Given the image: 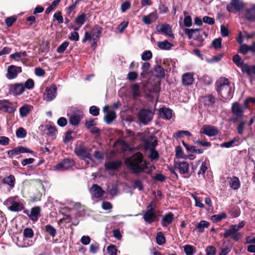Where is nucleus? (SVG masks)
<instances>
[{
    "mask_svg": "<svg viewBox=\"0 0 255 255\" xmlns=\"http://www.w3.org/2000/svg\"><path fill=\"white\" fill-rule=\"evenodd\" d=\"M201 132L209 136H213L218 133L217 129L213 126L204 125L201 129Z\"/></svg>",
    "mask_w": 255,
    "mask_h": 255,
    "instance_id": "14",
    "label": "nucleus"
},
{
    "mask_svg": "<svg viewBox=\"0 0 255 255\" xmlns=\"http://www.w3.org/2000/svg\"><path fill=\"white\" fill-rule=\"evenodd\" d=\"M194 247L191 245H185L184 251L186 255H193L194 254Z\"/></svg>",
    "mask_w": 255,
    "mask_h": 255,
    "instance_id": "52",
    "label": "nucleus"
},
{
    "mask_svg": "<svg viewBox=\"0 0 255 255\" xmlns=\"http://www.w3.org/2000/svg\"><path fill=\"white\" fill-rule=\"evenodd\" d=\"M17 109L16 103L8 100H0V111L9 114L14 113Z\"/></svg>",
    "mask_w": 255,
    "mask_h": 255,
    "instance_id": "5",
    "label": "nucleus"
},
{
    "mask_svg": "<svg viewBox=\"0 0 255 255\" xmlns=\"http://www.w3.org/2000/svg\"><path fill=\"white\" fill-rule=\"evenodd\" d=\"M182 81L183 85L189 86L192 85L194 81L193 74L191 73H187L183 75Z\"/></svg>",
    "mask_w": 255,
    "mask_h": 255,
    "instance_id": "22",
    "label": "nucleus"
},
{
    "mask_svg": "<svg viewBox=\"0 0 255 255\" xmlns=\"http://www.w3.org/2000/svg\"><path fill=\"white\" fill-rule=\"evenodd\" d=\"M83 114L81 112H75L72 114L69 118L70 124L73 126H77L83 118Z\"/></svg>",
    "mask_w": 255,
    "mask_h": 255,
    "instance_id": "16",
    "label": "nucleus"
},
{
    "mask_svg": "<svg viewBox=\"0 0 255 255\" xmlns=\"http://www.w3.org/2000/svg\"><path fill=\"white\" fill-rule=\"evenodd\" d=\"M242 72L246 73L249 76L252 77L255 75V65H244L242 67Z\"/></svg>",
    "mask_w": 255,
    "mask_h": 255,
    "instance_id": "31",
    "label": "nucleus"
},
{
    "mask_svg": "<svg viewBox=\"0 0 255 255\" xmlns=\"http://www.w3.org/2000/svg\"><path fill=\"white\" fill-rule=\"evenodd\" d=\"M152 57V54L150 50H146L144 51L142 55L141 59L143 61H147L150 59Z\"/></svg>",
    "mask_w": 255,
    "mask_h": 255,
    "instance_id": "54",
    "label": "nucleus"
},
{
    "mask_svg": "<svg viewBox=\"0 0 255 255\" xmlns=\"http://www.w3.org/2000/svg\"><path fill=\"white\" fill-rule=\"evenodd\" d=\"M132 183L133 189L137 188L139 191H142L143 190V185L141 181L139 179L134 180L131 181Z\"/></svg>",
    "mask_w": 255,
    "mask_h": 255,
    "instance_id": "44",
    "label": "nucleus"
},
{
    "mask_svg": "<svg viewBox=\"0 0 255 255\" xmlns=\"http://www.w3.org/2000/svg\"><path fill=\"white\" fill-rule=\"evenodd\" d=\"M157 29L159 32L167 35L172 38H174V35L172 33L171 28L170 25L168 24H164L160 26H157Z\"/></svg>",
    "mask_w": 255,
    "mask_h": 255,
    "instance_id": "17",
    "label": "nucleus"
},
{
    "mask_svg": "<svg viewBox=\"0 0 255 255\" xmlns=\"http://www.w3.org/2000/svg\"><path fill=\"white\" fill-rule=\"evenodd\" d=\"M218 94L225 100L232 97V86L227 78H220L216 83Z\"/></svg>",
    "mask_w": 255,
    "mask_h": 255,
    "instance_id": "2",
    "label": "nucleus"
},
{
    "mask_svg": "<svg viewBox=\"0 0 255 255\" xmlns=\"http://www.w3.org/2000/svg\"><path fill=\"white\" fill-rule=\"evenodd\" d=\"M121 162L119 161H109L105 163L106 168L109 170H115L121 165Z\"/></svg>",
    "mask_w": 255,
    "mask_h": 255,
    "instance_id": "34",
    "label": "nucleus"
},
{
    "mask_svg": "<svg viewBox=\"0 0 255 255\" xmlns=\"http://www.w3.org/2000/svg\"><path fill=\"white\" fill-rule=\"evenodd\" d=\"M236 225H232L231 228L229 229H227L225 230V232L224 234V237L225 238H227L229 237L232 238L233 234L236 233V231L235 230Z\"/></svg>",
    "mask_w": 255,
    "mask_h": 255,
    "instance_id": "41",
    "label": "nucleus"
},
{
    "mask_svg": "<svg viewBox=\"0 0 255 255\" xmlns=\"http://www.w3.org/2000/svg\"><path fill=\"white\" fill-rule=\"evenodd\" d=\"M75 154L83 160L86 164L92 165L93 160L90 154V150L83 144L77 145L74 149Z\"/></svg>",
    "mask_w": 255,
    "mask_h": 255,
    "instance_id": "3",
    "label": "nucleus"
},
{
    "mask_svg": "<svg viewBox=\"0 0 255 255\" xmlns=\"http://www.w3.org/2000/svg\"><path fill=\"white\" fill-rule=\"evenodd\" d=\"M107 251L109 255H117L118 250L114 245H111L107 248Z\"/></svg>",
    "mask_w": 255,
    "mask_h": 255,
    "instance_id": "50",
    "label": "nucleus"
},
{
    "mask_svg": "<svg viewBox=\"0 0 255 255\" xmlns=\"http://www.w3.org/2000/svg\"><path fill=\"white\" fill-rule=\"evenodd\" d=\"M173 220V214L172 212H169L163 217L161 221V224L163 227H166L167 225L171 224Z\"/></svg>",
    "mask_w": 255,
    "mask_h": 255,
    "instance_id": "25",
    "label": "nucleus"
},
{
    "mask_svg": "<svg viewBox=\"0 0 255 255\" xmlns=\"http://www.w3.org/2000/svg\"><path fill=\"white\" fill-rule=\"evenodd\" d=\"M244 109L245 107L237 102L233 104L232 112L235 117L232 118L231 121L233 123H236L239 120L241 119L243 116Z\"/></svg>",
    "mask_w": 255,
    "mask_h": 255,
    "instance_id": "6",
    "label": "nucleus"
},
{
    "mask_svg": "<svg viewBox=\"0 0 255 255\" xmlns=\"http://www.w3.org/2000/svg\"><path fill=\"white\" fill-rule=\"evenodd\" d=\"M99 249L100 245L97 243L92 244L90 246V252L93 254H96Z\"/></svg>",
    "mask_w": 255,
    "mask_h": 255,
    "instance_id": "58",
    "label": "nucleus"
},
{
    "mask_svg": "<svg viewBox=\"0 0 255 255\" xmlns=\"http://www.w3.org/2000/svg\"><path fill=\"white\" fill-rule=\"evenodd\" d=\"M102 27L98 25H95L92 29L91 33L88 32L85 33L84 38L82 40L83 43H85L87 40H93L96 43L98 39L100 37L102 32Z\"/></svg>",
    "mask_w": 255,
    "mask_h": 255,
    "instance_id": "4",
    "label": "nucleus"
},
{
    "mask_svg": "<svg viewBox=\"0 0 255 255\" xmlns=\"http://www.w3.org/2000/svg\"><path fill=\"white\" fill-rule=\"evenodd\" d=\"M158 18V15L156 11L151 12L147 15H145L142 18V21L146 24H150L155 21Z\"/></svg>",
    "mask_w": 255,
    "mask_h": 255,
    "instance_id": "21",
    "label": "nucleus"
},
{
    "mask_svg": "<svg viewBox=\"0 0 255 255\" xmlns=\"http://www.w3.org/2000/svg\"><path fill=\"white\" fill-rule=\"evenodd\" d=\"M34 85V81L31 79H28L25 83V87L27 89H32Z\"/></svg>",
    "mask_w": 255,
    "mask_h": 255,
    "instance_id": "64",
    "label": "nucleus"
},
{
    "mask_svg": "<svg viewBox=\"0 0 255 255\" xmlns=\"http://www.w3.org/2000/svg\"><path fill=\"white\" fill-rule=\"evenodd\" d=\"M157 45L162 50H169L173 46V44L167 40L158 42Z\"/></svg>",
    "mask_w": 255,
    "mask_h": 255,
    "instance_id": "37",
    "label": "nucleus"
},
{
    "mask_svg": "<svg viewBox=\"0 0 255 255\" xmlns=\"http://www.w3.org/2000/svg\"><path fill=\"white\" fill-rule=\"evenodd\" d=\"M244 4L241 0H231V2L227 5V9L230 12H236L241 11Z\"/></svg>",
    "mask_w": 255,
    "mask_h": 255,
    "instance_id": "7",
    "label": "nucleus"
},
{
    "mask_svg": "<svg viewBox=\"0 0 255 255\" xmlns=\"http://www.w3.org/2000/svg\"><path fill=\"white\" fill-rule=\"evenodd\" d=\"M32 107L28 104H24L19 108V114L21 117H26L32 110Z\"/></svg>",
    "mask_w": 255,
    "mask_h": 255,
    "instance_id": "30",
    "label": "nucleus"
},
{
    "mask_svg": "<svg viewBox=\"0 0 255 255\" xmlns=\"http://www.w3.org/2000/svg\"><path fill=\"white\" fill-rule=\"evenodd\" d=\"M245 16L249 21L255 20V4H252L250 7L245 9Z\"/></svg>",
    "mask_w": 255,
    "mask_h": 255,
    "instance_id": "18",
    "label": "nucleus"
},
{
    "mask_svg": "<svg viewBox=\"0 0 255 255\" xmlns=\"http://www.w3.org/2000/svg\"><path fill=\"white\" fill-rule=\"evenodd\" d=\"M157 144V139L154 135H150L145 141V145L148 148H154Z\"/></svg>",
    "mask_w": 255,
    "mask_h": 255,
    "instance_id": "27",
    "label": "nucleus"
},
{
    "mask_svg": "<svg viewBox=\"0 0 255 255\" xmlns=\"http://www.w3.org/2000/svg\"><path fill=\"white\" fill-rule=\"evenodd\" d=\"M107 190L112 196H114L118 194V187L117 185L112 184L108 186Z\"/></svg>",
    "mask_w": 255,
    "mask_h": 255,
    "instance_id": "45",
    "label": "nucleus"
},
{
    "mask_svg": "<svg viewBox=\"0 0 255 255\" xmlns=\"http://www.w3.org/2000/svg\"><path fill=\"white\" fill-rule=\"evenodd\" d=\"M85 14L84 13H82L79 16H77V17L75 19V22L77 24H79L80 26L83 25L85 21Z\"/></svg>",
    "mask_w": 255,
    "mask_h": 255,
    "instance_id": "56",
    "label": "nucleus"
},
{
    "mask_svg": "<svg viewBox=\"0 0 255 255\" xmlns=\"http://www.w3.org/2000/svg\"><path fill=\"white\" fill-rule=\"evenodd\" d=\"M15 176H5L0 181V185H7L10 188H13L15 185Z\"/></svg>",
    "mask_w": 255,
    "mask_h": 255,
    "instance_id": "26",
    "label": "nucleus"
},
{
    "mask_svg": "<svg viewBox=\"0 0 255 255\" xmlns=\"http://www.w3.org/2000/svg\"><path fill=\"white\" fill-rule=\"evenodd\" d=\"M229 213L233 218H237L240 215L241 211L239 207L236 206L230 210Z\"/></svg>",
    "mask_w": 255,
    "mask_h": 255,
    "instance_id": "47",
    "label": "nucleus"
},
{
    "mask_svg": "<svg viewBox=\"0 0 255 255\" xmlns=\"http://www.w3.org/2000/svg\"><path fill=\"white\" fill-rule=\"evenodd\" d=\"M128 24V21H123L117 27V30L119 33H123L125 29L127 27Z\"/></svg>",
    "mask_w": 255,
    "mask_h": 255,
    "instance_id": "57",
    "label": "nucleus"
},
{
    "mask_svg": "<svg viewBox=\"0 0 255 255\" xmlns=\"http://www.w3.org/2000/svg\"><path fill=\"white\" fill-rule=\"evenodd\" d=\"M100 109L95 106H92L90 108L89 112L90 113L94 116H97L99 115Z\"/></svg>",
    "mask_w": 255,
    "mask_h": 255,
    "instance_id": "60",
    "label": "nucleus"
},
{
    "mask_svg": "<svg viewBox=\"0 0 255 255\" xmlns=\"http://www.w3.org/2000/svg\"><path fill=\"white\" fill-rule=\"evenodd\" d=\"M143 218L145 222L149 224H151L157 220V217L155 214V211H146L143 214Z\"/></svg>",
    "mask_w": 255,
    "mask_h": 255,
    "instance_id": "19",
    "label": "nucleus"
},
{
    "mask_svg": "<svg viewBox=\"0 0 255 255\" xmlns=\"http://www.w3.org/2000/svg\"><path fill=\"white\" fill-rule=\"evenodd\" d=\"M233 60L234 62L238 66V67H240L241 69V70L242 71V67L244 65H246L247 64H245L243 63V61L242 59L241 58L240 56L238 54L235 55L233 58Z\"/></svg>",
    "mask_w": 255,
    "mask_h": 255,
    "instance_id": "42",
    "label": "nucleus"
},
{
    "mask_svg": "<svg viewBox=\"0 0 255 255\" xmlns=\"http://www.w3.org/2000/svg\"><path fill=\"white\" fill-rule=\"evenodd\" d=\"M23 236L25 238H31L34 236L33 231L31 228H26L23 230Z\"/></svg>",
    "mask_w": 255,
    "mask_h": 255,
    "instance_id": "53",
    "label": "nucleus"
},
{
    "mask_svg": "<svg viewBox=\"0 0 255 255\" xmlns=\"http://www.w3.org/2000/svg\"><path fill=\"white\" fill-rule=\"evenodd\" d=\"M41 209L40 207L36 206L31 209L29 218L33 221H37L40 216Z\"/></svg>",
    "mask_w": 255,
    "mask_h": 255,
    "instance_id": "24",
    "label": "nucleus"
},
{
    "mask_svg": "<svg viewBox=\"0 0 255 255\" xmlns=\"http://www.w3.org/2000/svg\"><path fill=\"white\" fill-rule=\"evenodd\" d=\"M25 55V52H23L22 53L20 52H16L14 54H11L10 57L11 59H15V60L18 61L22 56H24Z\"/></svg>",
    "mask_w": 255,
    "mask_h": 255,
    "instance_id": "61",
    "label": "nucleus"
},
{
    "mask_svg": "<svg viewBox=\"0 0 255 255\" xmlns=\"http://www.w3.org/2000/svg\"><path fill=\"white\" fill-rule=\"evenodd\" d=\"M132 94L134 98H136L140 95L139 86L137 84H134L131 87Z\"/></svg>",
    "mask_w": 255,
    "mask_h": 255,
    "instance_id": "49",
    "label": "nucleus"
},
{
    "mask_svg": "<svg viewBox=\"0 0 255 255\" xmlns=\"http://www.w3.org/2000/svg\"><path fill=\"white\" fill-rule=\"evenodd\" d=\"M56 94V86L54 85H51L45 89L43 96L44 100L47 102H50L55 98Z\"/></svg>",
    "mask_w": 255,
    "mask_h": 255,
    "instance_id": "8",
    "label": "nucleus"
},
{
    "mask_svg": "<svg viewBox=\"0 0 255 255\" xmlns=\"http://www.w3.org/2000/svg\"><path fill=\"white\" fill-rule=\"evenodd\" d=\"M153 113L150 110H141L138 113V116L139 121L144 124H147L151 121Z\"/></svg>",
    "mask_w": 255,
    "mask_h": 255,
    "instance_id": "9",
    "label": "nucleus"
},
{
    "mask_svg": "<svg viewBox=\"0 0 255 255\" xmlns=\"http://www.w3.org/2000/svg\"><path fill=\"white\" fill-rule=\"evenodd\" d=\"M61 0H55L53 1L52 3L48 7H47L45 10L46 13H49L52 10L55 6L58 4Z\"/></svg>",
    "mask_w": 255,
    "mask_h": 255,
    "instance_id": "62",
    "label": "nucleus"
},
{
    "mask_svg": "<svg viewBox=\"0 0 255 255\" xmlns=\"http://www.w3.org/2000/svg\"><path fill=\"white\" fill-rule=\"evenodd\" d=\"M184 31L189 39L196 40L199 39L200 36V29H185Z\"/></svg>",
    "mask_w": 255,
    "mask_h": 255,
    "instance_id": "20",
    "label": "nucleus"
},
{
    "mask_svg": "<svg viewBox=\"0 0 255 255\" xmlns=\"http://www.w3.org/2000/svg\"><path fill=\"white\" fill-rule=\"evenodd\" d=\"M206 255H215L216 249L214 246H209L206 248Z\"/></svg>",
    "mask_w": 255,
    "mask_h": 255,
    "instance_id": "63",
    "label": "nucleus"
},
{
    "mask_svg": "<svg viewBox=\"0 0 255 255\" xmlns=\"http://www.w3.org/2000/svg\"><path fill=\"white\" fill-rule=\"evenodd\" d=\"M90 192L93 198H100L102 197L105 191L100 186L94 184L90 189Z\"/></svg>",
    "mask_w": 255,
    "mask_h": 255,
    "instance_id": "13",
    "label": "nucleus"
},
{
    "mask_svg": "<svg viewBox=\"0 0 255 255\" xmlns=\"http://www.w3.org/2000/svg\"><path fill=\"white\" fill-rule=\"evenodd\" d=\"M210 226V223L205 220L201 221L196 226L199 233H203L205 228H208Z\"/></svg>",
    "mask_w": 255,
    "mask_h": 255,
    "instance_id": "36",
    "label": "nucleus"
},
{
    "mask_svg": "<svg viewBox=\"0 0 255 255\" xmlns=\"http://www.w3.org/2000/svg\"><path fill=\"white\" fill-rule=\"evenodd\" d=\"M201 100L205 106H211L215 102V98L212 95L204 96L202 98Z\"/></svg>",
    "mask_w": 255,
    "mask_h": 255,
    "instance_id": "33",
    "label": "nucleus"
},
{
    "mask_svg": "<svg viewBox=\"0 0 255 255\" xmlns=\"http://www.w3.org/2000/svg\"><path fill=\"white\" fill-rule=\"evenodd\" d=\"M45 231L52 237H54L57 233L56 230L50 224L46 226Z\"/></svg>",
    "mask_w": 255,
    "mask_h": 255,
    "instance_id": "48",
    "label": "nucleus"
},
{
    "mask_svg": "<svg viewBox=\"0 0 255 255\" xmlns=\"http://www.w3.org/2000/svg\"><path fill=\"white\" fill-rule=\"evenodd\" d=\"M231 250V247H228L227 245H225V243H223L222 247L221 248V253L223 255H226L228 254Z\"/></svg>",
    "mask_w": 255,
    "mask_h": 255,
    "instance_id": "59",
    "label": "nucleus"
},
{
    "mask_svg": "<svg viewBox=\"0 0 255 255\" xmlns=\"http://www.w3.org/2000/svg\"><path fill=\"white\" fill-rule=\"evenodd\" d=\"M228 182L230 187L234 190H238L241 186V183L239 179L237 176L228 177Z\"/></svg>",
    "mask_w": 255,
    "mask_h": 255,
    "instance_id": "23",
    "label": "nucleus"
},
{
    "mask_svg": "<svg viewBox=\"0 0 255 255\" xmlns=\"http://www.w3.org/2000/svg\"><path fill=\"white\" fill-rule=\"evenodd\" d=\"M189 168V165L187 162H182L178 164L177 169L178 170L179 173L183 174L186 173Z\"/></svg>",
    "mask_w": 255,
    "mask_h": 255,
    "instance_id": "38",
    "label": "nucleus"
},
{
    "mask_svg": "<svg viewBox=\"0 0 255 255\" xmlns=\"http://www.w3.org/2000/svg\"><path fill=\"white\" fill-rule=\"evenodd\" d=\"M46 127L47 130V134L49 136H51L52 138H53L57 132L56 128L52 126H47Z\"/></svg>",
    "mask_w": 255,
    "mask_h": 255,
    "instance_id": "46",
    "label": "nucleus"
},
{
    "mask_svg": "<svg viewBox=\"0 0 255 255\" xmlns=\"http://www.w3.org/2000/svg\"><path fill=\"white\" fill-rule=\"evenodd\" d=\"M21 67L10 65L8 66L7 68L6 76L8 79H14L17 76L18 74L21 73Z\"/></svg>",
    "mask_w": 255,
    "mask_h": 255,
    "instance_id": "12",
    "label": "nucleus"
},
{
    "mask_svg": "<svg viewBox=\"0 0 255 255\" xmlns=\"http://www.w3.org/2000/svg\"><path fill=\"white\" fill-rule=\"evenodd\" d=\"M24 89L22 84H16L13 86L12 92L14 95H19L23 93Z\"/></svg>",
    "mask_w": 255,
    "mask_h": 255,
    "instance_id": "35",
    "label": "nucleus"
},
{
    "mask_svg": "<svg viewBox=\"0 0 255 255\" xmlns=\"http://www.w3.org/2000/svg\"><path fill=\"white\" fill-rule=\"evenodd\" d=\"M156 243L159 245H162L166 242V239L163 234L160 232L157 233L156 237Z\"/></svg>",
    "mask_w": 255,
    "mask_h": 255,
    "instance_id": "40",
    "label": "nucleus"
},
{
    "mask_svg": "<svg viewBox=\"0 0 255 255\" xmlns=\"http://www.w3.org/2000/svg\"><path fill=\"white\" fill-rule=\"evenodd\" d=\"M24 208V207L21 203L15 201H12L11 202V206L8 207L9 210L12 212H18Z\"/></svg>",
    "mask_w": 255,
    "mask_h": 255,
    "instance_id": "32",
    "label": "nucleus"
},
{
    "mask_svg": "<svg viewBox=\"0 0 255 255\" xmlns=\"http://www.w3.org/2000/svg\"><path fill=\"white\" fill-rule=\"evenodd\" d=\"M32 151L26 147L23 146H18L10 150H9L7 152L8 155L9 157H12L18 155L21 153H32Z\"/></svg>",
    "mask_w": 255,
    "mask_h": 255,
    "instance_id": "15",
    "label": "nucleus"
},
{
    "mask_svg": "<svg viewBox=\"0 0 255 255\" xmlns=\"http://www.w3.org/2000/svg\"><path fill=\"white\" fill-rule=\"evenodd\" d=\"M161 117L165 119L170 120L172 117V111L168 108H162L159 110Z\"/></svg>",
    "mask_w": 255,
    "mask_h": 255,
    "instance_id": "28",
    "label": "nucleus"
},
{
    "mask_svg": "<svg viewBox=\"0 0 255 255\" xmlns=\"http://www.w3.org/2000/svg\"><path fill=\"white\" fill-rule=\"evenodd\" d=\"M103 111L106 113V115L104 117L105 122L107 124H111L116 118L115 112L114 110H110L109 106H105L103 108Z\"/></svg>",
    "mask_w": 255,
    "mask_h": 255,
    "instance_id": "10",
    "label": "nucleus"
},
{
    "mask_svg": "<svg viewBox=\"0 0 255 255\" xmlns=\"http://www.w3.org/2000/svg\"><path fill=\"white\" fill-rule=\"evenodd\" d=\"M240 143V137L236 136L229 141L222 143L220 144V147L229 148L233 146L238 145Z\"/></svg>",
    "mask_w": 255,
    "mask_h": 255,
    "instance_id": "29",
    "label": "nucleus"
},
{
    "mask_svg": "<svg viewBox=\"0 0 255 255\" xmlns=\"http://www.w3.org/2000/svg\"><path fill=\"white\" fill-rule=\"evenodd\" d=\"M69 44V42L65 41L58 46V47L57 49V52L59 53H63L67 48V47L68 46Z\"/></svg>",
    "mask_w": 255,
    "mask_h": 255,
    "instance_id": "51",
    "label": "nucleus"
},
{
    "mask_svg": "<svg viewBox=\"0 0 255 255\" xmlns=\"http://www.w3.org/2000/svg\"><path fill=\"white\" fill-rule=\"evenodd\" d=\"M126 163L127 167L135 173L149 171L147 164L143 160V155L140 152H136L127 158Z\"/></svg>",
    "mask_w": 255,
    "mask_h": 255,
    "instance_id": "1",
    "label": "nucleus"
},
{
    "mask_svg": "<svg viewBox=\"0 0 255 255\" xmlns=\"http://www.w3.org/2000/svg\"><path fill=\"white\" fill-rule=\"evenodd\" d=\"M16 135L18 138H24L26 135V131L23 128H19L16 131Z\"/></svg>",
    "mask_w": 255,
    "mask_h": 255,
    "instance_id": "55",
    "label": "nucleus"
},
{
    "mask_svg": "<svg viewBox=\"0 0 255 255\" xmlns=\"http://www.w3.org/2000/svg\"><path fill=\"white\" fill-rule=\"evenodd\" d=\"M74 161L70 159H65L55 166V169L59 171L67 170L74 165Z\"/></svg>",
    "mask_w": 255,
    "mask_h": 255,
    "instance_id": "11",
    "label": "nucleus"
},
{
    "mask_svg": "<svg viewBox=\"0 0 255 255\" xmlns=\"http://www.w3.org/2000/svg\"><path fill=\"white\" fill-rule=\"evenodd\" d=\"M227 215L225 213H222L220 214H216L211 216V219L214 223H218L222 220L226 218Z\"/></svg>",
    "mask_w": 255,
    "mask_h": 255,
    "instance_id": "39",
    "label": "nucleus"
},
{
    "mask_svg": "<svg viewBox=\"0 0 255 255\" xmlns=\"http://www.w3.org/2000/svg\"><path fill=\"white\" fill-rule=\"evenodd\" d=\"M154 71L158 77L164 78L165 76V70L161 66L156 65L154 68Z\"/></svg>",
    "mask_w": 255,
    "mask_h": 255,
    "instance_id": "43",
    "label": "nucleus"
}]
</instances>
